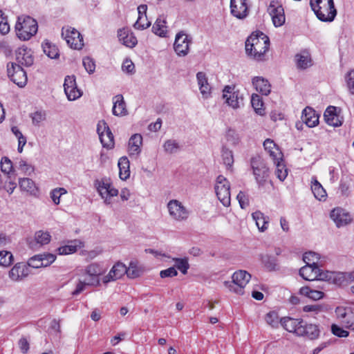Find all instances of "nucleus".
<instances>
[{
    "mask_svg": "<svg viewBox=\"0 0 354 354\" xmlns=\"http://www.w3.org/2000/svg\"><path fill=\"white\" fill-rule=\"evenodd\" d=\"M301 119L308 127H314L319 123V118L315 111L309 107L304 109Z\"/></svg>",
    "mask_w": 354,
    "mask_h": 354,
    "instance_id": "31",
    "label": "nucleus"
},
{
    "mask_svg": "<svg viewBox=\"0 0 354 354\" xmlns=\"http://www.w3.org/2000/svg\"><path fill=\"white\" fill-rule=\"evenodd\" d=\"M280 324L287 331L295 333L298 335L297 330L303 324V321L290 317H283L280 319Z\"/></svg>",
    "mask_w": 354,
    "mask_h": 354,
    "instance_id": "29",
    "label": "nucleus"
},
{
    "mask_svg": "<svg viewBox=\"0 0 354 354\" xmlns=\"http://www.w3.org/2000/svg\"><path fill=\"white\" fill-rule=\"evenodd\" d=\"M335 313L346 328L354 330V309L351 307H337Z\"/></svg>",
    "mask_w": 354,
    "mask_h": 354,
    "instance_id": "13",
    "label": "nucleus"
},
{
    "mask_svg": "<svg viewBox=\"0 0 354 354\" xmlns=\"http://www.w3.org/2000/svg\"><path fill=\"white\" fill-rule=\"evenodd\" d=\"M167 208L170 216L176 221H186L189 216L188 209L178 200L169 201Z\"/></svg>",
    "mask_w": 354,
    "mask_h": 354,
    "instance_id": "8",
    "label": "nucleus"
},
{
    "mask_svg": "<svg viewBox=\"0 0 354 354\" xmlns=\"http://www.w3.org/2000/svg\"><path fill=\"white\" fill-rule=\"evenodd\" d=\"M310 6L317 19L324 22H332L337 13L333 0H310Z\"/></svg>",
    "mask_w": 354,
    "mask_h": 354,
    "instance_id": "2",
    "label": "nucleus"
},
{
    "mask_svg": "<svg viewBox=\"0 0 354 354\" xmlns=\"http://www.w3.org/2000/svg\"><path fill=\"white\" fill-rule=\"evenodd\" d=\"M142 273V270L138 266V263L136 261H131L129 266L127 267L126 274L130 279H135L140 277Z\"/></svg>",
    "mask_w": 354,
    "mask_h": 354,
    "instance_id": "39",
    "label": "nucleus"
},
{
    "mask_svg": "<svg viewBox=\"0 0 354 354\" xmlns=\"http://www.w3.org/2000/svg\"><path fill=\"white\" fill-rule=\"evenodd\" d=\"M298 336H306L310 339H315L319 336V330L318 326L315 324H301L299 328Z\"/></svg>",
    "mask_w": 354,
    "mask_h": 354,
    "instance_id": "21",
    "label": "nucleus"
},
{
    "mask_svg": "<svg viewBox=\"0 0 354 354\" xmlns=\"http://www.w3.org/2000/svg\"><path fill=\"white\" fill-rule=\"evenodd\" d=\"M346 80L350 93L354 95V70H352L347 73Z\"/></svg>",
    "mask_w": 354,
    "mask_h": 354,
    "instance_id": "63",
    "label": "nucleus"
},
{
    "mask_svg": "<svg viewBox=\"0 0 354 354\" xmlns=\"http://www.w3.org/2000/svg\"><path fill=\"white\" fill-rule=\"evenodd\" d=\"M102 146L107 149H112L114 146V137L109 129L104 133L99 136Z\"/></svg>",
    "mask_w": 354,
    "mask_h": 354,
    "instance_id": "40",
    "label": "nucleus"
},
{
    "mask_svg": "<svg viewBox=\"0 0 354 354\" xmlns=\"http://www.w3.org/2000/svg\"><path fill=\"white\" fill-rule=\"evenodd\" d=\"M227 141L232 145H236L239 142V136L234 129H228L225 135Z\"/></svg>",
    "mask_w": 354,
    "mask_h": 354,
    "instance_id": "57",
    "label": "nucleus"
},
{
    "mask_svg": "<svg viewBox=\"0 0 354 354\" xmlns=\"http://www.w3.org/2000/svg\"><path fill=\"white\" fill-rule=\"evenodd\" d=\"M118 37L123 45L129 48H133L138 43L133 34L125 28L120 29L118 31Z\"/></svg>",
    "mask_w": 354,
    "mask_h": 354,
    "instance_id": "23",
    "label": "nucleus"
},
{
    "mask_svg": "<svg viewBox=\"0 0 354 354\" xmlns=\"http://www.w3.org/2000/svg\"><path fill=\"white\" fill-rule=\"evenodd\" d=\"M77 241H71L70 244L61 246L58 248V252L61 255H66L75 252L77 249Z\"/></svg>",
    "mask_w": 354,
    "mask_h": 354,
    "instance_id": "49",
    "label": "nucleus"
},
{
    "mask_svg": "<svg viewBox=\"0 0 354 354\" xmlns=\"http://www.w3.org/2000/svg\"><path fill=\"white\" fill-rule=\"evenodd\" d=\"M127 272V266L121 263H116L111 269L109 272L105 275L102 281L104 283H108L110 281H116L120 279Z\"/></svg>",
    "mask_w": 354,
    "mask_h": 354,
    "instance_id": "19",
    "label": "nucleus"
},
{
    "mask_svg": "<svg viewBox=\"0 0 354 354\" xmlns=\"http://www.w3.org/2000/svg\"><path fill=\"white\" fill-rule=\"evenodd\" d=\"M51 236L48 232L42 230L35 234L34 239L29 241V245L32 248L48 244L50 241Z\"/></svg>",
    "mask_w": 354,
    "mask_h": 354,
    "instance_id": "28",
    "label": "nucleus"
},
{
    "mask_svg": "<svg viewBox=\"0 0 354 354\" xmlns=\"http://www.w3.org/2000/svg\"><path fill=\"white\" fill-rule=\"evenodd\" d=\"M263 147L274 162L282 160L283 154L272 140L266 139L263 142Z\"/></svg>",
    "mask_w": 354,
    "mask_h": 354,
    "instance_id": "26",
    "label": "nucleus"
},
{
    "mask_svg": "<svg viewBox=\"0 0 354 354\" xmlns=\"http://www.w3.org/2000/svg\"><path fill=\"white\" fill-rule=\"evenodd\" d=\"M330 218L337 227L348 225L351 222V215L342 208H335L330 212Z\"/></svg>",
    "mask_w": 354,
    "mask_h": 354,
    "instance_id": "18",
    "label": "nucleus"
},
{
    "mask_svg": "<svg viewBox=\"0 0 354 354\" xmlns=\"http://www.w3.org/2000/svg\"><path fill=\"white\" fill-rule=\"evenodd\" d=\"M175 261V266L184 274L187 272V270L189 268L187 259H174Z\"/></svg>",
    "mask_w": 354,
    "mask_h": 354,
    "instance_id": "55",
    "label": "nucleus"
},
{
    "mask_svg": "<svg viewBox=\"0 0 354 354\" xmlns=\"http://www.w3.org/2000/svg\"><path fill=\"white\" fill-rule=\"evenodd\" d=\"M18 168L25 174H30L34 171V168L24 160H19Z\"/></svg>",
    "mask_w": 354,
    "mask_h": 354,
    "instance_id": "64",
    "label": "nucleus"
},
{
    "mask_svg": "<svg viewBox=\"0 0 354 354\" xmlns=\"http://www.w3.org/2000/svg\"><path fill=\"white\" fill-rule=\"evenodd\" d=\"M269 37L261 31L252 32L245 41V53L251 59L263 62L266 60L269 50Z\"/></svg>",
    "mask_w": 354,
    "mask_h": 354,
    "instance_id": "1",
    "label": "nucleus"
},
{
    "mask_svg": "<svg viewBox=\"0 0 354 354\" xmlns=\"http://www.w3.org/2000/svg\"><path fill=\"white\" fill-rule=\"evenodd\" d=\"M297 66L301 69H306L312 65L310 55L308 52H302L295 56Z\"/></svg>",
    "mask_w": 354,
    "mask_h": 354,
    "instance_id": "35",
    "label": "nucleus"
},
{
    "mask_svg": "<svg viewBox=\"0 0 354 354\" xmlns=\"http://www.w3.org/2000/svg\"><path fill=\"white\" fill-rule=\"evenodd\" d=\"M142 145V136L139 133H135L131 136L129 140V153L130 156H137L141 152Z\"/></svg>",
    "mask_w": 354,
    "mask_h": 354,
    "instance_id": "22",
    "label": "nucleus"
},
{
    "mask_svg": "<svg viewBox=\"0 0 354 354\" xmlns=\"http://www.w3.org/2000/svg\"><path fill=\"white\" fill-rule=\"evenodd\" d=\"M1 171L7 174H9L12 170V163L11 160L7 158L3 157L1 160Z\"/></svg>",
    "mask_w": 354,
    "mask_h": 354,
    "instance_id": "61",
    "label": "nucleus"
},
{
    "mask_svg": "<svg viewBox=\"0 0 354 354\" xmlns=\"http://www.w3.org/2000/svg\"><path fill=\"white\" fill-rule=\"evenodd\" d=\"M42 48L44 53L50 59H57L59 56L58 48L48 40L43 42Z\"/></svg>",
    "mask_w": 354,
    "mask_h": 354,
    "instance_id": "36",
    "label": "nucleus"
},
{
    "mask_svg": "<svg viewBox=\"0 0 354 354\" xmlns=\"http://www.w3.org/2000/svg\"><path fill=\"white\" fill-rule=\"evenodd\" d=\"M64 92L68 100H75L82 96V92L77 88L74 75L65 77L64 84Z\"/></svg>",
    "mask_w": 354,
    "mask_h": 354,
    "instance_id": "14",
    "label": "nucleus"
},
{
    "mask_svg": "<svg viewBox=\"0 0 354 354\" xmlns=\"http://www.w3.org/2000/svg\"><path fill=\"white\" fill-rule=\"evenodd\" d=\"M112 112L116 116H124L127 114L126 104L122 95H117L113 97Z\"/></svg>",
    "mask_w": 354,
    "mask_h": 354,
    "instance_id": "30",
    "label": "nucleus"
},
{
    "mask_svg": "<svg viewBox=\"0 0 354 354\" xmlns=\"http://www.w3.org/2000/svg\"><path fill=\"white\" fill-rule=\"evenodd\" d=\"M252 216L254 221H255L256 225L258 229L261 232H264L268 229L269 218L266 216L261 212L256 211L252 214Z\"/></svg>",
    "mask_w": 354,
    "mask_h": 354,
    "instance_id": "34",
    "label": "nucleus"
},
{
    "mask_svg": "<svg viewBox=\"0 0 354 354\" xmlns=\"http://www.w3.org/2000/svg\"><path fill=\"white\" fill-rule=\"evenodd\" d=\"M262 263L264 267L269 271H273L277 269V259L274 256L268 254L261 255V257Z\"/></svg>",
    "mask_w": 354,
    "mask_h": 354,
    "instance_id": "41",
    "label": "nucleus"
},
{
    "mask_svg": "<svg viewBox=\"0 0 354 354\" xmlns=\"http://www.w3.org/2000/svg\"><path fill=\"white\" fill-rule=\"evenodd\" d=\"M30 274L28 266L23 262L16 263L9 271L8 277L13 281H20Z\"/></svg>",
    "mask_w": 354,
    "mask_h": 354,
    "instance_id": "16",
    "label": "nucleus"
},
{
    "mask_svg": "<svg viewBox=\"0 0 354 354\" xmlns=\"http://www.w3.org/2000/svg\"><path fill=\"white\" fill-rule=\"evenodd\" d=\"M166 24V19L164 16L158 17L152 27L153 32L160 37H166L168 32Z\"/></svg>",
    "mask_w": 354,
    "mask_h": 354,
    "instance_id": "33",
    "label": "nucleus"
},
{
    "mask_svg": "<svg viewBox=\"0 0 354 354\" xmlns=\"http://www.w3.org/2000/svg\"><path fill=\"white\" fill-rule=\"evenodd\" d=\"M83 66L85 70L89 73L92 74L95 70V64L93 59L90 57H86L83 59Z\"/></svg>",
    "mask_w": 354,
    "mask_h": 354,
    "instance_id": "60",
    "label": "nucleus"
},
{
    "mask_svg": "<svg viewBox=\"0 0 354 354\" xmlns=\"http://www.w3.org/2000/svg\"><path fill=\"white\" fill-rule=\"evenodd\" d=\"M335 284L342 286L344 283H353L351 286V291L354 294V270L346 272H335Z\"/></svg>",
    "mask_w": 354,
    "mask_h": 354,
    "instance_id": "25",
    "label": "nucleus"
},
{
    "mask_svg": "<svg viewBox=\"0 0 354 354\" xmlns=\"http://www.w3.org/2000/svg\"><path fill=\"white\" fill-rule=\"evenodd\" d=\"M7 72L10 80L19 87L23 88L26 85L27 75L21 66L15 63H9L7 65Z\"/></svg>",
    "mask_w": 354,
    "mask_h": 354,
    "instance_id": "7",
    "label": "nucleus"
},
{
    "mask_svg": "<svg viewBox=\"0 0 354 354\" xmlns=\"http://www.w3.org/2000/svg\"><path fill=\"white\" fill-rule=\"evenodd\" d=\"M252 85L257 91L262 95H268L270 93L271 86L268 81L261 77H255L252 79Z\"/></svg>",
    "mask_w": 354,
    "mask_h": 354,
    "instance_id": "32",
    "label": "nucleus"
},
{
    "mask_svg": "<svg viewBox=\"0 0 354 354\" xmlns=\"http://www.w3.org/2000/svg\"><path fill=\"white\" fill-rule=\"evenodd\" d=\"M67 193V191L64 187H57L53 189L50 193V198L55 205H58L60 203V197Z\"/></svg>",
    "mask_w": 354,
    "mask_h": 354,
    "instance_id": "51",
    "label": "nucleus"
},
{
    "mask_svg": "<svg viewBox=\"0 0 354 354\" xmlns=\"http://www.w3.org/2000/svg\"><path fill=\"white\" fill-rule=\"evenodd\" d=\"M312 183L311 189L315 197L319 201L324 198L326 196V193L322 185L315 178L313 179Z\"/></svg>",
    "mask_w": 354,
    "mask_h": 354,
    "instance_id": "44",
    "label": "nucleus"
},
{
    "mask_svg": "<svg viewBox=\"0 0 354 354\" xmlns=\"http://www.w3.org/2000/svg\"><path fill=\"white\" fill-rule=\"evenodd\" d=\"M82 272L85 273L86 275L91 276L95 279H99V275L101 274V270L100 266L97 263H92L88 265L85 270H82Z\"/></svg>",
    "mask_w": 354,
    "mask_h": 354,
    "instance_id": "46",
    "label": "nucleus"
},
{
    "mask_svg": "<svg viewBox=\"0 0 354 354\" xmlns=\"http://www.w3.org/2000/svg\"><path fill=\"white\" fill-rule=\"evenodd\" d=\"M251 104L254 111L258 115H264L263 102L260 95L258 94H252L251 97Z\"/></svg>",
    "mask_w": 354,
    "mask_h": 354,
    "instance_id": "42",
    "label": "nucleus"
},
{
    "mask_svg": "<svg viewBox=\"0 0 354 354\" xmlns=\"http://www.w3.org/2000/svg\"><path fill=\"white\" fill-rule=\"evenodd\" d=\"M164 150L167 153H176L180 149L178 142L175 140H167L163 145Z\"/></svg>",
    "mask_w": 354,
    "mask_h": 354,
    "instance_id": "47",
    "label": "nucleus"
},
{
    "mask_svg": "<svg viewBox=\"0 0 354 354\" xmlns=\"http://www.w3.org/2000/svg\"><path fill=\"white\" fill-rule=\"evenodd\" d=\"M10 31V26L8 22L7 17L0 10V32L6 35Z\"/></svg>",
    "mask_w": 354,
    "mask_h": 354,
    "instance_id": "56",
    "label": "nucleus"
},
{
    "mask_svg": "<svg viewBox=\"0 0 354 354\" xmlns=\"http://www.w3.org/2000/svg\"><path fill=\"white\" fill-rule=\"evenodd\" d=\"M192 42V38L184 31L178 32L175 37L174 48L178 56L185 57L189 52V45Z\"/></svg>",
    "mask_w": 354,
    "mask_h": 354,
    "instance_id": "9",
    "label": "nucleus"
},
{
    "mask_svg": "<svg viewBox=\"0 0 354 354\" xmlns=\"http://www.w3.org/2000/svg\"><path fill=\"white\" fill-rule=\"evenodd\" d=\"M266 323L272 328H277L280 321H279V315L275 311H270L265 316Z\"/></svg>",
    "mask_w": 354,
    "mask_h": 354,
    "instance_id": "48",
    "label": "nucleus"
},
{
    "mask_svg": "<svg viewBox=\"0 0 354 354\" xmlns=\"http://www.w3.org/2000/svg\"><path fill=\"white\" fill-rule=\"evenodd\" d=\"M230 13L238 19L243 20L249 15L247 0H230Z\"/></svg>",
    "mask_w": 354,
    "mask_h": 354,
    "instance_id": "12",
    "label": "nucleus"
},
{
    "mask_svg": "<svg viewBox=\"0 0 354 354\" xmlns=\"http://www.w3.org/2000/svg\"><path fill=\"white\" fill-rule=\"evenodd\" d=\"M62 35H64L65 39L71 48L80 50L83 47L82 36L77 30L74 28L68 29L65 33L62 32Z\"/></svg>",
    "mask_w": 354,
    "mask_h": 354,
    "instance_id": "17",
    "label": "nucleus"
},
{
    "mask_svg": "<svg viewBox=\"0 0 354 354\" xmlns=\"http://www.w3.org/2000/svg\"><path fill=\"white\" fill-rule=\"evenodd\" d=\"M21 190L34 194L37 191L36 185L32 180L28 178H21L19 182Z\"/></svg>",
    "mask_w": 354,
    "mask_h": 354,
    "instance_id": "43",
    "label": "nucleus"
},
{
    "mask_svg": "<svg viewBox=\"0 0 354 354\" xmlns=\"http://www.w3.org/2000/svg\"><path fill=\"white\" fill-rule=\"evenodd\" d=\"M95 186L97 187L99 194L104 199V203L107 205L111 204V197L118 194V189L113 187L108 182L97 180L95 182Z\"/></svg>",
    "mask_w": 354,
    "mask_h": 354,
    "instance_id": "15",
    "label": "nucleus"
},
{
    "mask_svg": "<svg viewBox=\"0 0 354 354\" xmlns=\"http://www.w3.org/2000/svg\"><path fill=\"white\" fill-rule=\"evenodd\" d=\"M251 167L257 182L259 185H263L268 177V168L260 157L251 159Z\"/></svg>",
    "mask_w": 354,
    "mask_h": 354,
    "instance_id": "10",
    "label": "nucleus"
},
{
    "mask_svg": "<svg viewBox=\"0 0 354 354\" xmlns=\"http://www.w3.org/2000/svg\"><path fill=\"white\" fill-rule=\"evenodd\" d=\"M16 59L20 66H30L34 62L31 50L28 48H19Z\"/></svg>",
    "mask_w": 354,
    "mask_h": 354,
    "instance_id": "27",
    "label": "nucleus"
},
{
    "mask_svg": "<svg viewBox=\"0 0 354 354\" xmlns=\"http://www.w3.org/2000/svg\"><path fill=\"white\" fill-rule=\"evenodd\" d=\"M13 261V256L11 252L2 250L0 251V266H8Z\"/></svg>",
    "mask_w": 354,
    "mask_h": 354,
    "instance_id": "53",
    "label": "nucleus"
},
{
    "mask_svg": "<svg viewBox=\"0 0 354 354\" xmlns=\"http://www.w3.org/2000/svg\"><path fill=\"white\" fill-rule=\"evenodd\" d=\"M299 275L306 281H328L335 282V272L321 270L318 266H304L299 270Z\"/></svg>",
    "mask_w": 354,
    "mask_h": 354,
    "instance_id": "4",
    "label": "nucleus"
},
{
    "mask_svg": "<svg viewBox=\"0 0 354 354\" xmlns=\"http://www.w3.org/2000/svg\"><path fill=\"white\" fill-rule=\"evenodd\" d=\"M151 26V22L148 21L147 17H138L137 21L134 24V28L138 30H144Z\"/></svg>",
    "mask_w": 354,
    "mask_h": 354,
    "instance_id": "59",
    "label": "nucleus"
},
{
    "mask_svg": "<svg viewBox=\"0 0 354 354\" xmlns=\"http://www.w3.org/2000/svg\"><path fill=\"white\" fill-rule=\"evenodd\" d=\"M91 283L86 282L85 280L82 281L80 278L78 279L77 283L76 284L75 289L72 292L73 296H77L80 295L81 292H82L87 287V285H91Z\"/></svg>",
    "mask_w": 354,
    "mask_h": 354,
    "instance_id": "62",
    "label": "nucleus"
},
{
    "mask_svg": "<svg viewBox=\"0 0 354 354\" xmlns=\"http://www.w3.org/2000/svg\"><path fill=\"white\" fill-rule=\"evenodd\" d=\"M336 107L330 106L324 112V117L326 122L333 127H339L342 124V121L336 113Z\"/></svg>",
    "mask_w": 354,
    "mask_h": 354,
    "instance_id": "24",
    "label": "nucleus"
},
{
    "mask_svg": "<svg viewBox=\"0 0 354 354\" xmlns=\"http://www.w3.org/2000/svg\"><path fill=\"white\" fill-rule=\"evenodd\" d=\"M232 281H225L224 285L230 290L243 295V288L251 279V275L245 270H238L232 277Z\"/></svg>",
    "mask_w": 354,
    "mask_h": 354,
    "instance_id": "5",
    "label": "nucleus"
},
{
    "mask_svg": "<svg viewBox=\"0 0 354 354\" xmlns=\"http://www.w3.org/2000/svg\"><path fill=\"white\" fill-rule=\"evenodd\" d=\"M118 167L120 170V178L122 180H127L130 175L129 161L127 157L124 156L119 159Z\"/></svg>",
    "mask_w": 354,
    "mask_h": 354,
    "instance_id": "37",
    "label": "nucleus"
},
{
    "mask_svg": "<svg viewBox=\"0 0 354 354\" xmlns=\"http://www.w3.org/2000/svg\"><path fill=\"white\" fill-rule=\"evenodd\" d=\"M299 293L313 300H319L324 297V292L312 289L309 286H304L300 288Z\"/></svg>",
    "mask_w": 354,
    "mask_h": 354,
    "instance_id": "38",
    "label": "nucleus"
},
{
    "mask_svg": "<svg viewBox=\"0 0 354 354\" xmlns=\"http://www.w3.org/2000/svg\"><path fill=\"white\" fill-rule=\"evenodd\" d=\"M221 157L223 164L227 167V168H230L234 163L232 151L227 149L225 147H223L221 151Z\"/></svg>",
    "mask_w": 354,
    "mask_h": 354,
    "instance_id": "45",
    "label": "nucleus"
},
{
    "mask_svg": "<svg viewBox=\"0 0 354 354\" xmlns=\"http://www.w3.org/2000/svg\"><path fill=\"white\" fill-rule=\"evenodd\" d=\"M281 160H278L277 162H274V163L277 166L276 174L277 178L283 181L287 176V169H285V166L281 163Z\"/></svg>",
    "mask_w": 354,
    "mask_h": 354,
    "instance_id": "58",
    "label": "nucleus"
},
{
    "mask_svg": "<svg viewBox=\"0 0 354 354\" xmlns=\"http://www.w3.org/2000/svg\"><path fill=\"white\" fill-rule=\"evenodd\" d=\"M32 124L35 126H39L41 122L44 121L46 118V114L44 111H37L30 115Z\"/></svg>",
    "mask_w": 354,
    "mask_h": 354,
    "instance_id": "52",
    "label": "nucleus"
},
{
    "mask_svg": "<svg viewBox=\"0 0 354 354\" xmlns=\"http://www.w3.org/2000/svg\"><path fill=\"white\" fill-rule=\"evenodd\" d=\"M319 259V254L314 252H306L303 257V260L307 266H317Z\"/></svg>",
    "mask_w": 354,
    "mask_h": 354,
    "instance_id": "50",
    "label": "nucleus"
},
{
    "mask_svg": "<svg viewBox=\"0 0 354 354\" xmlns=\"http://www.w3.org/2000/svg\"><path fill=\"white\" fill-rule=\"evenodd\" d=\"M214 189L218 199L223 205L230 207L231 204L230 184L227 179L219 175L216 178Z\"/></svg>",
    "mask_w": 354,
    "mask_h": 354,
    "instance_id": "6",
    "label": "nucleus"
},
{
    "mask_svg": "<svg viewBox=\"0 0 354 354\" xmlns=\"http://www.w3.org/2000/svg\"><path fill=\"white\" fill-rule=\"evenodd\" d=\"M223 97L225 99V102L228 106L233 109L239 107V92L234 91V87L225 86L223 91Z\"/></svg>",
    "mask_w": 354,
    "mask_h": 354,
    "instance_id": "20",
    "label": "nucleus"
},
{
    "mask_svg": "<svg viewBox=\"0 0 354 354\" xmlns=\"http://www.w3.org/2000/svg\"><path fill=\"white\" fill-rule=\"evenodd\" d=\"M27 266L33 268L43 267L42 254H37L30 258L26 263Z\"/></svg>",
    "mask_w": 354,
    "mask_h": 354,
    "instance_id": "54",
    "label": "nucleus"
},
{
    "mask_svg": "<svg viewBox=\"0 0 354 354\" xmlns=\"http://www.w3.org/2000/svg\"><path fill=\"white\" fill-rule=\"evenodd\" d=\"M38 29L37 22L29 16L18 17L15 25L17 37L21 40H28L35 35Z\"/></svg>",
    "mask_w": 354,
    "mask_h": 354,
    "instance_id": "3",
    "label": "nucleus"
},
{
    "mask_svg": "<svg viewBox=\"0 0 354 354\" xmlns=\"http://www.w3.org/2000/svg\"><path fill=\"white\" fill-rule=\"evenodd\" d=\"M268 11L272 17L274 26L279 27L285 23L284 10L282 5L278 1L272 0L268 6Z\"/></svg>",
    "mask_w": 354,
    "mask_h": 354,
    "instance_id": "11",
    "label": "nucleus"
}]
</instances>
